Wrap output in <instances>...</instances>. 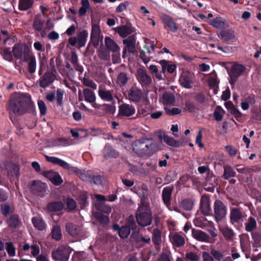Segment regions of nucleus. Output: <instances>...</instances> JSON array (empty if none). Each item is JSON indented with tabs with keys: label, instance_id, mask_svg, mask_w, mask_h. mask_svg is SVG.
<instances>
[{
	"label": "nucleus",
	"instance_id": "nucleus-1",
	"mask_svg": "<svg viewBox=\"0 0 261 261\" xmlns=\"http://www.w3.org/2000/svg\"><path fill=\"white\" fill-rule=\"evenodd\" d=\"M33 106L31 96L25 93H18L14 95L7 109L15 114L23 115Z\"/></svg>",
	"mask_w": 261,
	"mask_h": 261
},
{
	"label": "nucleus",
	"instance_id": "nucleus-2",
	"mask_svg": "<svg viewBox=\"0 0 261 261\" xmlns=\"http://www.w3.org/2000/svg\"><path fill=\"white\" fill-rule=\"evenodd\" d=\"M136 217L138 223L142 226H146L151 224L152 218L149 205L142 202L137 211Z\"/></svg>",
	"mask_w": 261,
	"mask_h": 261
},
{
	"label": "nucleus",
	"instance_id": "nucleus-3",
	"mask_svg": "<svg viewBox=\"0 0 261 261\" xmlns=\"http://www.w3.org/2000/svg\"><path fill=\"white\" fill-rule=\"evenodd\" d=\"M214 216L216 221L219 222L224 219L227 214L225 205L220 200H216L214 205Z\"/></svg>",
	"mask_w": 261,
	"mask_h": 261
},
{
	"label": "nucleus",
	"instance_id": "nucleus-4",
	"mask_svg": "<svg viewBox=\"0 0 261 261\" xmlns=\"http://www.w3.org/2000/svg\"><path fill=\"white\" fill-rule=\"evenodd\" d=\"M71 251L68 247L61 246L52 253L53 257L60 261H68Z\"/></svg>",
	"mask_w": 261,
	"mask_h": 261
},
{
	"label": "nucleus",
	"instance_id": "nucleus-5",
	"mask_svg": "<svg viewBox=\"0 0 261 261\" xmlns=\"http://www.w3.org/2000/svg\"><path fill=\"white\" fill-rule=\"evenodd\" d=\"M14 57L23 61L31 53L29 48L24 44H16L13 48Z\"/></svg>",
	"mask_w": 261,
	"mask_h": 261
},
{
	"label": "nucleus",
	"instance_id": "nucleus-6",
	"mask_svg": "<svg viewBox=\"0 0 261 261\" xmlns=\"http://www.w3.org/2000/svg\"><path fill=\"white\" fill-rule=\"evenodd\" d=\"M43 175L55 185H60L63 182L61 176L58 172L53 171H45L43 173Z\"/></svg>",
	"mask_w": 261,
	"mask_h": 261
},
{
	"label": "nucleus",
	"instance_id": "nucleus-7",
	"mask_svg": "<svg viewBox=\"0 0 261 261\" xmlns=\"http://www.w3.org/2000/svg\"><path fill=\"white\" fill-rule=\"evenodd\" d=\"M137 78L138 81L143 85H148L151 84L152 80L146 71L142 68H139L137 71Z\"/></svg>",
	"mask_w": 261,
	"mask_h": 261
},
{
	"label": "nucleus",
	"instance_id": "nucleus-8",
	"mask_svg": "<svg viewBox=\"0 0 261 261\" xmlns=\"http://www.w3.org/2000/svg\"><path fill=\"white\" fill-rule=\"evenodd\" d=\"M119 115L122 116L129 117L135 114V108L127 104H123L119 106Z\"/></svg>",
	"mask_w": 261,
	"mask_h": 261
},
{
	"label": "nucleus",
	"instance_id": "nucleus-9",
	"mask_svg": "<svg viewBox=\"0 0 261 261\" xmlns=\"http://www.w3.org/2000/svg\"><path fill=\"white\" fill-rule=\"evenodd\" d=\"M45 158L47 162L59 165L65 169H69L71 168V166L68 163L58 158L49 156L47 155H45Z\"/></svg>",
	"mask_w": 261,
	"mask_h": 261
},
{
	"label": "nucleus",
	"instance_id": "nucleus-10",
	"mask_svg": "<svg viewBox=\"0 0 261 261\" xmlns=\"http://www.w3.org/2000/svg\"><path fill=\"white\" fill-rule=\"evenodd\" d=\"M135 145L143 146V147H146V154H150L152 153L153 149L155 147V143L151 140H139L135 144Z\"/></svg>",
	"mask_w": 261,
	"mask_h": 261
},
{
	"label": "nucleus",
	"instance_id": "nucleus-11",
	"mask_svg": "<svg viewBox=\"0 0 261 261\" xmlns=\"http://www.w3.org/2000/svg\"><path fill=\"white\" fill-rule=\"evenodd\" d=\"M123 43L125 44V49L124 54L126 51L130 53H134L136 49V39L134 36H129L126 39L123 40Z\"/></svg>",
	"mask_w": 261,
	"mask_h": 261
},
{
	"label": "nucleus",
	"instance_id": "nucleus-12",
	"mask_svg": "<svg viewBox=\"0 0 261 261\" xmlns=\"http://www.w3.org/2000/svg\"><path fill=\"white\" fill-rule=\"evenodd\" d=\"M201 209L202 213L205 215H208L211 213V208L210 203V198L207 196H202L200 202Z\"/></svg>",
	"mask_w": 261,
	"mask_h": 261
},
{
	"label": "nucleus",
	"instance_id": "nucleus-13",
	"mask_svg": "<svg viewBox=\"0 0 261 261\" xmlns=\"http://www.w3.org/2000/svg\"><path fill=\"white\" fill-rule=\"evenodd\" d=\"M192 236L194 239L199 241L205 242L209 241V236L201 230L193 229L192 230Z\"/></svg>",
	"mask_w": 261,
	"mask_h": 261
},
{
	"label": "nucleus",
	"instance_id": "nucleus-14",
	"mask_svg": "<svg viewBox=\"0 0 261 261\" xmlns=\"http://www.w3.org/2000/svg\"><path fill=\"white\" fill-rule=\"evenodd\" d=\"M66 229L70 235L73 237L80 235L81 232V227L73 223L67 224Z\"/></svg>",
	"mask_w": 261,
	"mask_h": 261
},
{
	"label": "nucleus",
	"instance_id": "nucleus-15",
	"mask_svg": "<svg viewBox=\"0 0 261 261\" xmlns=\"http://www.w3.org/2000/svg\"><path fill=\"white\" fill-rule=\"evenodd\" d=\"M27 59L23 60L24 61L28 63V70L30 73H34L36 69V61L35 57L30 53Z\"/></svg>",
	"mask_w": 261,
	"mask_h": 261
},
{
	"label": "nucleus",
	"instance_id": "nucleus-16",
	"mask_svg": "<svg viewBox=\"0 0 261 261\" xmlns=\"http://www.w3.org/2000/svg\"><path fill=\"white\" fill-rule=\"evenodd\" d=\"M141 91L136 87H133L129 91L128 97L129 99L133 101H139L141 100Z\"/></svg>",
	"mask_w": 261,
	"mask_h": 261
},
{
	"label": "nucleus",
	"instance_id": "nucleus-17",
	"mask_svg": "<svg viewBox=\"0 0 261 261\" xmlns=\"http://www.w3.org/2000/svg\"><path fill=\"white\" fill-rule=\"evenodd\" d=\"M98 95L102 99L107 101H111L113 98L111 91L101 87L99 88Z\"/></svg>",
	"mask_w": 261,
	"mask_h": 261
},
{
	"label": "nucleus",
	"instance_id": "nucleus-18",
	"mask_svg": "<svg viewBox=\"0 0 261 261\" xmlns=\"http://www.w3.org/2000/svg\"><path fill=\"white\" fill-rule=\"evenodd\" d=\"M34 226L39 230H45L46 228V225L43 221L42 218L40 217H35L32 219Z\"/></svg>",
	"mask_w": 261,
	"mask_h": 261
},
{
	"label": "nucleus",
	"instance_id": "nucleus-19",
	"mask_svg": "<svg viewBox=\"0 0 261 261\" xmlns=\"http://www.w3.org/2000/svg\"><path fill=\"white\" fill-rule=\"evenodd\" d=\"M172 193V188L168 187L164 188L162 192V198L164 203L167 206L170 205V197Z\"/></svg>",
	"mask_w": 261,
	"mask_h": 261
},
{
	"label": "nucleus",
	"instance_id": "nucleus-20",
	"mask_svg": "<svg viewBox=\"0 0 261 261\" xmlns=\"http://www.w3.org/2000/svg\"><path fill=\"white\" fill-rule=\"evenodd\" d=\"M244 67L241 65L236 64L234 65L231 69L230 75L231 79L233 77L237 78L239 77L244 71Z\"/></svg>",
	"mask_w": 261,
	"mask_h": 261
},
{
	"label": "nucleus",
	"instance_id": "nucleus-21",
	"mask_svg": "<svg viewBox=\"0 0 261 261\" xmlns=\"http://www.w3.org/2000/svg\"><path fill=\"white\" fill-rule=\"evenodd\" d=\"M118 155V152L113 149L111 146L106 145L103 149V156L106 159L115 158Z\"/></svg>",
	"mask_w": 261,
	"mask_h": 261
},
{
	"label": "nucleus",
	"instance_id": "nucleus-22",
	"mask_svg": "<svg viewBox=\"0 0 261 261\" xmlns=\"http://www.w3.org/2000/svg\"><path fill=\"white\" fill-rule=\"evenodd\" d=\"M115 30L122 37H125L127 35L132 33L131 29L126 25H122L116 27Z\"/></svg>",
	"mask_w": 261,
	"mask_h": 261
},
{
	"label": "nucleus",
	"instance_id": "nucleus-23",
	"mask_svg": "<svg viewBox=\"0 0 261 261\" xmlns=\"http://www.w3.org/2000/svg\"><path fill=\"white\" fill-rule=\"evenodd\" d=\"M179 81L182 86L186 88L192 87L193 81L191 76L184 74L181 76Z\"/></svg>",
	"mask_w": 261,
	"mask_h": 261
},
{
	"label": "nucleus",
	"instance_id": "nucleus-24",
	"mask_svg": "<svg viewBox=\"0 0 261 261\" xmlns=\"http://www.w3.org/2000/svg\"><path fill=\"white\" fill-rule=\"evenodd\" d=\"M105 42L107 47L112 51L117 52L119 50V47L117 44L110 37H106Z\"/></svg>",
	"mask_w": 261,
	"mask_h": 261
},
{
	"label": "nucleus",
	"instance_id": "nucleus-25",
	"mask_svg": "<svg viewBox=\"0 0 261 261\" xmlns=\"http://www.w3.org/2000/svg\"><path fill=\"white\" fill-rule=\"evenodd\" d=\"M68 144L67 140L64 138H57L52 139L49 143L50 147L65 146Z\"/></svg>",
	"mask_w": 261,
	"mask_h": 261
},
{
	"label": "nucleus",
	"instance_id": "nucleus-26",
	"mask_svg": "<svg viewBox=\"0 0 261 261\" xmlns=\"http://www.w3.org/2000/svg\"><path fill=\"white\" fill-rule=\"evenodd\" d=\"M85 100L89 102L93 103L95 101L96 97L93 92L88 89H85L83 90Z\"/></svg>",
	"mask_w": 261,
	"mask_h": 261
},
{
	"label": "nucleus",
	"instance_id": "nucleus-27",
	"mask_svg": "<svg viewBox=\"0 0 261 261\" xmlns=\"http://www.w3.org/2000/svg\"><path fill=\"white\" fill-rule=\"evenodd\" d=\"M257 225L256 221L253 217H249L245 223V229L247 231L250 232L256 228Z\"/></svg>",
	"mask_w": 261,
	"mask_h": 261
},
{
	"label": "nucleus",
	"instance_id": "nucleus-28",
	"mask_svg": "<svg viewBox=\"0 0 261 261\" xmlns=\"http://www.w3.org/2000/svg\"><path fill=\"white\" fill-rule=\"evenodd\" d=\"M172 243L176 246L179 247L185 243L184 237L178 234H174L171 238Z\"/></svg>",
	"mask_w": 261,
	"mask_h": 261
},
{
	"label": "nucleus",
	"instance_id": "nucleus-29",
	"mask_svg": "<svg viewBox=\"0 0 261 261\" xmlns=\"http://www.w3.org/2000/svg\"><path fill=\"white\" fill-rule=\"evenodd\" d=\"M100 34V30L98 25L93 24L92 26L91 38L93 40L97 41Z\"/></svg>",
	"mask_w": 261,
	"mask_h": 261
},
{
	"label": "nucleus",
	"instance_id": "nucleus-30",
	"mask_svg": "<svg viewBox=\"0 0 261 261\" xmlns=\"http://www.w3.org/2000/svg\"><path fill=\"white\" fill-rule=\"evenodd\" d=\"M174 96L170 93H165L163 94L161 101L164 105H171L174 102Z\"/></svg>",
	"mask_w": 261,
	"mask_h": 261
},
{
	"label": "nucleus",
	"instance_id": "nucleus-31",
	"mask_svg": "<svg viewBox=\"0 0 261 261\" xmlns=\"http://www.w3.org/2000/svg\"><path fill=\"white\" fill-rule=\"evenodd\" d=\"M64 205L62 202H55L48 204L47 208L50 211H60L63 210Z\"/></svg>",
	"mask_w": 261,
	"mask_h": 261
},
{
	"label": "nucleus",
	"instance_id": "nucleus-32",
	"mask_svg": "<svg viewBox=\"0 0 261 261\" xmlns=\"http://www.w3.org/2000/svg\"><path fill=\"white\" fill-rule=\"evenodd\" d=\"M242 218V215L239 210L233 208L230 213V219L232 222H238Z\"/></svg>",
	"mask_w": 261,
	"mask_h": 261
},
{
	"label": "nucleus",
	"instance_id": "nucleus-33",
	"mask_svg": "<svg viewBox=\"0 0 261 261\" xmlns=\"http://www.w3.org/2000/svg\"><path fill=\"white\" fill-rule=\"evenodd\" d=\"M33 3V0H19V9L22 11L27 10L32 6Z\"/></svg>",
	"mask_w": 261,
	"mask_h": 261
},
{
	"label": "nucleus",
	"instance_id": "nucleus-34",
	"mask_svg": "<svg viewBox=\"0 0 261 261\" xmlns=\"http://www.w3.org/2000/svg\"><path fill=\"white\" fill-rule=\"evenodd\" d=\"M211 24L217 28H223L227 25L226 21L221 17L216 18L211 22Z\"/></svg>",
	"mask_w": 261,
	"mask_h": 261
},
{
	"label": "nucleus",
	"instance_id": "nucleus-35",
	"mask_svg": "<svg viewBox=\"0 0 261 261\" xmlns=\"http://www.w3.org/2000/svg\"><path fill=\"white\" fill-rule=\"evenodd\" d=\"M208 84L211 88L217 87L219 84V81L217 79V75L215 73H212L208 79Z\"/></svg>",
	"mask_w": 261,
	"mask_h": 261
},
{
	"label": "nucleus",
	"instance_id": "nucleus-36",
	"mask_svg": "<svg viewBox=\"0 0 261 261\" xmlns=\"http://www.w3.org/2000/svg\"><path fill=\"white\" fill-rule=\"evenodd\" d=\"M164 141L167 144L173 147H178L181 145L179 142L168 136H164Z\"/></svg>",
	"mask_w": 261,
	"mask_h": 261
},
{
	"label": "nucleus",
	"instance_id": "nucleus-37",
	"mask_svg": "<svg viewBox=\"0 0 261 261\" xmlns=\"http://www.w3.org/2000/svg\"><path fill=\"white\" fill-rule=\"evenodd\" d=\"M132 190L135 193L138 194L139 196L145 195V192L147 191V187L144 184L136 186Z\"/></svg>",
	"mask_w": 261,
	"mask_h": 261
},
{
	"label": "nucleus",
	"instance_id": "nucleus-38",
	"mask_svg": "<svg viewBox=\"0 0 261 261\" xmlns=\"http://www.w3.org/2000/svg\"><path fill=\"white\" fill-rule=\"evenodd\" d=\"M220 36L225 40H229L234 37V33L231 30L222 31L220 33Z\"/></svg>",
	"mask_w": 261,
	"mask_h": 261
},
{
	"label": "nucleus",
	"instance_id": "nucleus-39",
	"mask_svg": "<svg viewBox=\"0 0 261 261\" xmlns=\"http://www.w3.org/2000/svg\"><path fill=\"white\" fill-rule=\"evenodd\" d=\"M82 7L79 10V14L80 16L84 15L90 8L88 0H82Z\"/></svg>",
	"mask_w": 261,
	"mask_h": 261
},
{
	"label": "nucleus",
	"instance_id": "nucleus-40",
	"mask_svg": "<svg viewBox=\"0 0 261 261\" xmlns=\"http://www.w3.org/2000/svg\"><path fill=\"white\" fill-rule=\"evenodd\" d=\"M219 229L224 237L227 239L231 238L233 235V231L227 226H220Z\"/></svg>",
	"mask_w": 261,
	"mask_h": 261
},
{
	"label": "nucleus",
	"instance_id": "nucleus-41",
	"mask_svg": "<svg viewBox=\"0 0 261 261\" xmlns=\"http://www.w3.org/2000/svg\"><path fill=\"white\" fill-rule=\"evenodd\" d=\"M144 42V48L147 50V52L149 54L152 53L154 50L155 45L154 42L148 39H145Z\"/></svg>",
	"mask_w": 261,
	"mask_h": 261
},
{
	"label": "nucleus",
	"instance_id": "nucleus-42",
	"mask_svg": "<svg viewBox=\"0 0 261 261\" xmlns=\"http://www.w3.org/2000/svg\"><path fill=\"white\" fill-rule=\"evenodd\" d=\"M88 33L85 31H83L79 34L77 39L78 43L80 44L81 46H83L85 45Z\"/></svg>",
	"mask_w": 261,
	"mask_h": 261
},
{
	"label": "nucleus",
	"instance_id": "nucleus-43",
	"mask_svg": "<svg viewBox=\"0 0 261 261\" xmlns=\"http://www.w3.org/2000/svg\"><path fill=\"white\" fill-rule=\"evenodd\" d=\"M93 215L95 218L102 224H107L109 222V218L100 212L96 213Z\"/></svg>",
	"mask_w": 261,
	"mask_h": 261
},
{
	"label": "nucleus",
	"instance_id": "nucleus-44",
	"mask_svg": "<svg viewBox=\"0 0 261 261\" xmlns=\"http://www.w3.org/2000/svg\"><path fill=\"white\" fill-rule=\"evenodd\" d=\"M165 24L173 32H176L178 29V27L175 22L170 18H167L165 19Z\"/></svg>",
	"mask_w": 261,
	"mask_h": 261
},
{
	"label": "nucleus",
	"instance_id": "nucleus-45",
	"mask_svg": "<svg viewBox=\"0 0 261 261\" xmlns=\"http://www.w3.org/2000/svg\"><path fill=\"white\" fill-rule=\"evenodd\" d=\"M127 81L128 77L126 74L122 72L118 75L117 83L120 86H123L127 83Z\"/></svg>",
	"mask_w": 261,
	"mask_h": 261
},
{
	"label": "nucleus",
	"instance_id": "nucleus-46",
	"mask_svg": "<svg viewBox=\"0 0 261 261\" xmlns=\"http://www.w3.org/2000/svg\"><path fill=\"white\" fill-rule=\"evenodd\" d=\"M224 111L221 107H217L214 113V117L217 121H221L223 118Z\"/></svg>",
	"mask_w": 261,
	"mask_h": 261
},
{
	"label": "nucleus",
	"instance_id": "nucleus-47",
	"mask_svg": "<svg viewBox=\"0 0 261 261\" xmlns=\"http://www.w3.org/2000/svg\"><path fill=\"white\" fill-rule=\"evenodd\" d=\"M52 237L54 239L59 240L62 237V233L60 227L58 226H55L52 230Z\"/></svg>",
	"mask_w": 261,
	"mask_h": 261
},
{
	"label": "nucleus",
	"instance_id": "nucleus-48",
	"mask_svg": "<svg viewBox=\"0 0 261 261\" xmlns=\"http://www.w3.org/2000/svg\"><path fill=\"white\" fill-rule=\"evenodd\" d=\"M83 84L95 90L97 88V85L91 79L88 77H85L82 80Z\"/></svg>",
	"mask_w": 261,
	"mask_h": 261
},
{
	"label": "nucleus",
	"instance_id": "nucleus-49",
	"mask_svg": "<svg viewBox=\"0 0 261 261\" xmlns=\"http://www.w3.org/2000/svg\"><path fill=\"white\" fill-rule=\"evenodd\" d=\"M6 249L7 251L8 255L10 257H13L15 255V248L11 242L6 243Z\"/></svg>",
	"mask_w": 261,
	"mask_h": 261
},
{
	"label": "nucleus",
	"instance_id": "nucleus-50",
	"mask_svg": "<svg viewBox=\"0 0 261 261\" xmlns=\"http://www.w3.org/2000/svg\"><path fill=\"white\" fill-rule=\"evenodd\" d=\"M130 229L127 226H123L119 230V236L121 238H127L130 233Z\"/></svg>",
	"mask_w": 261,
	"mask_h": 261
},
{
	"label": "nucleus",
	"instance_id": "nucleus-51",
	"mask_svg": "<svg viewBox=\"0 0 261 261\" xmlns=\"http://www.w3.org/2000/svg\"><path fill=\"white\" fill-rule=\"evenodd\" d=\"M193 201L190 199H185L181 203V206L186 210H191L193 206Z\"/></svg>",
	"mask_w": 261,
	"mask_h": 261
},
{
	"label": "nucleus",
	"instance_id": "nucleus-52",
	"mask_svg": "<svg viewBox=\"0 0 261 261\" xmlns=\"http://www.w3.org/2000/svg\"><path fill=\"white\" fill-rule=\"evenodd\" d=\"M37 103L40 114L45 115L46 113L47 107L44 102L42 100H38Z\"/></svg>",
	"mask_w": 261,
	"mask_h": 261
},
{
	"label": "nucleus",
	"instance_id": "nucleus-53",
	"mask_svg": "<svg viewBox=\"0 0 261 261\" xmlns=\"http://www.w3.org/2000/svg\"><path fill=\"white\" fill-rule=\"evenodd\" d=\"M234 171L229 167H226L224 168V176L225 178L227 179L235 175Z\"/></svg>",
	"mask_w": 261,
	"mask_h": 261
},
{
	"label": "nucleus",
	"instance_id": "nucleus-54",
	"mask_svg": "<svg viewBox=\"0 0 261 261\" xmlns=\"http://www.w3.org/2000/svg\"><path fill=\"white\" fill-rule=\"evenodd\" d=\"M66 204L69 211H72L76 207V203L75 201L71 198H67L66 200Z\"/></svg>",
	"mask_w": 261,
	"mask_h": 261
},
{
	"label": "nucleus",
	"instance_id": "nucleus-55",
	"mask_svg": "<svg viewBox=\"0 0 261 261\" xmlns=\"http://www.w3.org/2000/svg\"><path fill=\"white\" fill-rule=\"evenodd\" d=\"M44 21L40 20L38 17L35 18L34 22V27L35 30L40 31L42 30L43 26Z\"/></svg>",
	"mask_w": 261,
	"mask_h": 261
},
{
	"label": "nucleus",
	"instance_id": "nucleus-56",
	"mask_svg": "<svg viewBox=\"0 0 261 261\" xmlns=\"http://www.w3.org/2000/svg\"><path fill=\"white\" fill-rule=\"evenodd\" d=\"M153 242L155 244H159L161 242V233L158 229H154L153 231Z\"/></svg>",
	"mask_w": 261,
	"mask_h": 261
},
{
	"label": "nucleus",
	"instance_id": "nucleus-57",
	"mask_svg": "<svg viewBox=\"0 0 261 261\" xmlns=\"http://www.w3.org/2000/svg\"><path fill=\"white\" fill-rule=\"evenodd\" d=\"M164 109H165L166 112L168 114L170 115L179 114L181 112V110L177 108H173L171 109H170L166 107H165Z\"/></svg>",
	"mask_w": 261,
	"mask_h": 261
},
{
	"label": "nucleus",
	"instance_id": "nucleus-58",
	"mask_svg": "<svg viewBox=\"0 0 261 261\" xmlns=\"http://www.w3.org/2000/svg\"><path fill=\"white\" fill-rule=\"evenodd\" d=\"M211 254L215 257V259L221 260L223 257V254L215 249H212L211 250Z\"/></svg>",
	"mask_w": 261,
	"mask_h": 261
},
{
	"label": "nucleus",
	"instance_id": "nucleus-59",
	"mask_svg": "<svg viewBox=\"0 0 261 261\" xmlns=\"http://www.w3.org/2000/svg\"><path fill=\"white\" fill-rule=\"evenodd\" d=\"M129 3L128 2H124L120 3L116 9V12L118 13L123 12L126 9Z\"/></svg>",
	"mask_w": 261,
	"mask_h": 261
},
{
	"label": "nucleus",
	"instance_id": "nucleus-60",
	"mask_svg": "<svg viewBox=\"0 0 261 261\" xmlns=\"http://www.w3.org/2000/svg\"><path fill=\"white\" fill-rule=\"evenodd\" d=\"M48 76H49V75H44L43 79L40 81V85L41 87L45 88L52 83V80L47 81L46 79Z\"/></svg>",
	"mask_w": 261,
	"mask_h": 261
},
{
	"label": "nucleus",
	"instance_id": "nucleus-61",
	"mask_svg": "<svg viewBox=\"0 0 261 261\" xmlns=\"http://www.w3.org/2000/svg\"><path fill=\"white\" fill-rule=\"evenodd\" d=\"M2 56L5 60L8 61H11L12 60V56L11 51L8 49L4 50Z\"/></svg>",
	"mask_w": 261,
	"mask_h": 261
},
{
	"label": "nucleus",
	"instance_id": "nucleus-62",
	"mask_svg": "<svg viewBox=\"0 0 261 261\" xmlns=\"http://www.w3.org/2000/svg\"><path fill=\"white\" fill-rule=\"evenodd\" d=\"M139 140L136 141L132 143V147L133 151L138 154H140V152L141 149H144L143 146H138V145H135V144Z\"/></svg>",
	"mask_w": 261,
	"mask_h": 261
},
{
	"label": "nucleus",
	"instance_id": "nucleus-63",
	"mask_svg": "<svg viewBox=\"0 0 261 261\" xmlns=\"http://www.w3.org/2000/svg\"><path fill=\"white\" fill-rule=\"evenodd\" d=\"M186 257L192 261H197L199 257L198 255L194 252H190L186 254Z\"/></svg>",
	"mask_w": 261,
	"mask_h": 261
},
{
	"label": "nucleus",
	"instance_id": "nucleus-64",
	"mask_svg": "<svg viewBox=\"0 0 261 261\" xmlns=\"http://www.w3.org/2000/svg\"><path fill=\"white\" fill-rule=\"evenodd\" d=\"M18 224V219L16 217H11L8 221V225L12 227H15Z\"/></svg>",
	"mask_w": 261,
	"mask_h": 261
}]
</instances>
